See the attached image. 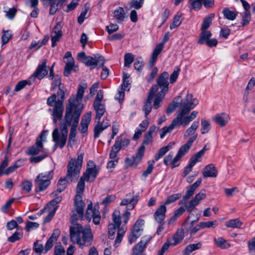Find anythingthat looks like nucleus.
<instances>
[{
	"label": "nucleus",
	"instance_id": "obj_36",
	"mask_svg": "<svg viewBox=\"0 0 255 255\" xmlns=\"http://www.w3.org/2000/svg\"><path fill=\"white\" fill-rule=\"evenodd\" d=\"M214 242L216 246L221 249H227L231 247V244L222 237L214 238Z\"/></svg>",
	"mask_w": 255,
	"mask_h": 255
},
{
	"label": "nucleus",
	"instance_id": "obj_1",
	"mask_svg": "<svg viewBox=\"0 0 255 255\" xmlns=\"http://www.w3.org/2000/svg\"><path fill=\"white\" fill-rule=\"evenodd\" d=\"M70 237L72 242L80 247L89 246L93 241V234L90 227L80 224H74L70 227Z\"/></svg>",
	"mask_w": 255,
	"mask_h": 255
},
{
	"label": "nucleus",
	"instance_id": "obj_53",
	"mask_svg": "<svg viewBox=\"0 0 255 255\" xmlns=\"http://www.w3.org/2000/svg\"><path fill=\"white\" fill-rule=\"evenodd\" d=\"M71 182L72 181H69L67 180L66 176L63 178H60L58 182V188L57 191L59 193L62 192L65 189L66 184Z\"/></svg>",
	"mask_w": 255,
	"mask_h": 255
},
{
	"label": "nucleus",
	"instance_id": "obj_10",
	"mask_svg": "<svg viewBox=\"0 0 255 255\" xmlns=\"http://www.w3.org/2000/svg\"><path fill=\"white\" fill-rule=\"evenodd\" d=\"M197 137V135H194L193 136L190 137L185 144L180 147L176 156L173 158L172 168H175L179 165V161L181 160V158L188 152Z\"/></svg>",
	"mask_w": 255,
	"mask_h": 255
},
{
	"label": "nucleus",
	"instance_id": "obj_31",
	"mask_svg": "<svg viewBox=\"0 0 255 255\" xmlns=\"http://www.w3.org/2000/svg\"><path fill=\"white\" fill-rule=\"evenodd\" d=\"M93 108L96 113L95 120L100 121L106 112L105 105L102 103L93 104Z\"/></svg>",
	"mask_w": 255,
	"mask_h": 255
},
{
	"label": "nucleus",
	"instance_id": "obj_28",
	"mask_svg": "<svg viewBox=\"0 0 255 255\" xmlns=\"http://www.w3.org/2000/svg\"><path fill=\"white\" fill-rule=\"evenodd\" d=\"M174 142H169L166 146H163L159 149L158 153L154 155V158L155 161L159 160L162 158L165 154L173 148L174 145Z\"/></svg>",
	"mask_w": 255,
	"mask_h": 255
},
{
	"label": "nucleus",
	"instance_id": "obj_58",
	"mask_svg": "<svg viewBox=\"0 0 255 255\" xmlns=\"http://www.w3.org/2000/svg\"><path fill=\"white\" fill-rule=\"evenodd\" d=\"M31 82L30 80H22L19 81L15 86L14 91L15 92H18L23 89L26 85H31Z\"/></svg>",
	"mask_w": 255,
	"mask_h": 255
},
{
	"label": "nucleus",
	"instance_id": "obj_17",
	"mask_svg": "<svg viewBox=\"0 0 255 255\" xmlns=\"http://www.w3.org/2000/svg\"><path fill=\"white\" fill-rule=\"evenodd\" d=\"M8 158L7 157H5L0 165V176L8 175L13 172L16 169L21 166V164H20V161L18 160L12 165L10 166L4 170V169L8 165Z\"/></svg>",
	"mask_w": 255,
	"mask_h": 255
},
{
	"label": "nucleus",
	"instance_id": "obj_7",
	"mask_svg": "<svg viewBox=\"0 0 255 255\" xmlns=\"http://www.w3.org/2000/svg\"><path fill=\"white\" fill-rule=\"evenodd\" d=\"M84 152L78 154L77 159L72 158L67 166L66 179L69 181L76 182L79 178L84 158Z\"/></svg>",
	"mask_w": 255,
	"mask_h": 255
},
{
	"label": "nucleus",
	"instance_id": "obj_29",
	"mask_svg": "<svg viewBox=\"0 0 255 255\" xmlns=\"http://www.w3.org/2000/svg\"><path fill=\"white\" fill-rule=\"evenodd\" d=\"M74 203L77 213L80 217H83L84 215V203L82 200V196H76L75 197Z\"/></svg>",
	"mask_w": 255,
	"mask_h": 255
},
{
	"label": "nucleus",
	"instance_id": "obj_6",
	"mask_svg": "<svg viewBox=\"0 0 255 255\" xmlns=\"http://www.w3.org/2000/svg\"><path fill=\"white\" fill-rule=\"evenodd\" d=\"M113 220L114 224H110L108 226L109 237L110 239H113L116 230L118 229L117 236L114 244V247L117 248L122 242L126 232V230L123 228H120L121 221V213L119 210H115L113 213Z\"/></svg>",
	"mask_w": 255,
	"mask_h": 255
},
{
	"label": "nucleus",
	"instance_id": "obj_46",
	"mask_svg": "<svg viewBox=\"0 0 255 255\" xmlns=\"http://www.w3.org/2000/svg\"><path fill=\"white\" fill-rule=\"evenodd\" d=\"M223 14L224 17L230 20H234L236 19L238 12L229 10L228 8H225L223 10Z\"/></svg>",
	"mask_w": 255,
	"mask_h": 255
},
{
	"label": "nucleus",
	"instance_id": "obj_4",
	"mask_svg": "<svg viewBox=\"0 0 255 255\" xmlns=\"http://www.w3.org/2000/svg\"><path fill=\"white\" fill-rule=\"evenodd\" d=\"M70 120V116L65 114L64 120L61 122L60 128L55 127L52 133L53 141L56 143V146H59L61 149L64 147L67 140L68 127L71 125Z\"/></svg>",
	"mask_w": 255,
	"mask_h": 255
},
{
	"label": "nucleus",
	"instance_id": "obj_63",
	"mask_svg": "<svg viewBox=\"0 0 255 255\" xmlns=\"http://www.w3.org/2000/svg\"><path fill=\"white\" fill-rule=\"evenodd\" d=\"M39 226L37 223L28 221L26 224L25 230L27 232H29L38 228Z\"/></svg>",
	"mask_w": 255,
	"mask_h": 255
},
{
	"label": "nucleus",
	"instance_id": "obj_48",
	"mask_svg": "<svg viewBox=\"0 0 255 255\" xmlns=\"http://www.w3.org/2000/svg\"><path fill=\"white\" fill-rule=\"evenodd\" d=\"M155 164L154 160H150L148 161V166L146 169L142 173V176L145 179L148 175L151 174L154 168V165Z\"/></svg>",
	"mask_w": 255,
	"mask_h": 255
},
{
	"label": "nucleus",
	"instance_id": "obj_50",
	"mask_svg": "<svg viewBox=\"0 0 255 255\" xmlns=\"http://www.w3.org/2000/svg\"><path fill=\"white\" fill-rule=\"evenodd\" d=\"M201 131L202 134H204L209 132L210 130L211 127L209 121L205 120L202 119L201 120Z\"/></svg>",
	"mask_w": 255,
	"mask_h": 255
},
{
	"label": "nucleus",
	"instance_id": "obj_27",
	"mask_svg": "<svg viewBox=\"0 0 255 255\" xmlns=\"http://www.w3.org/2000/svg\"><path fill=\"white\" fill-rule=\"evenodd\" d=\"M203 175L204 177H216L217 176L216 168L213 164L206 166L203 171Z\"/></svg>",
	"mask_w": 255,
	"mask_h": 255
},
{
	"label": "nucleus",
	"instance_id": "obj_44",
	"mask_svg": "<svg viewBox=\"0 0 255 255\" xmlns=\"http://www.w3.org/2000/svg\"><path fill=\"white\" fill-rule=\"evenodd\" d=\"M23 236L22 230H17L11 236L7 238V241L10 243H14L20 240Z\"/></svg>",
	"mask_w": 255,
	"mask_h": 255
},
{
	"label": "nucleus",
	"instance_id": "obj_5",
	"mask_svg": "<svg viewBox=\"0 0 255 255\" xmlns=\"http://www.w3.org/2000/svg\"><path fill=\"white\" fill-rule=\"evenodd\" d=\"M86 88V84L79 85L76 95H72L68 100V103L66 106V114L69 116L71 114H76L79 112L81 115L83 109V105L81 102Z\"/></svg>",
	"mask_w": 255,
	"mask_h": 255
},
{
	"label": "nucleus",
	"instance_id": "obj_12",
	"mask_svg": "<svg viewBox=\"0 0 255 255\" xmlns=\"http://www.w3.org/2000/svg\"><path fill=\"white\" fill-rule=\"evenodd\" d=\"M47 134L48 130H43L40 135L37 138L35 144L28 149L27 154L35 155L41 152L43 147V143L46 141Z\"/></svg>",
	"mask_w": 255,
	"mask_h": 255
},
{
	"label": "nucleus",
	"instance_id": "obj_43",
	"mask_svg": "<svg viewBox=\"0 0 255 255\" xmlns=\"http://www.w3.org/2000/svg\"><path fill=\"white\" fill-rule=\"evenodd\" d=\"M199 126V122L198 121L194 122L191 126L185 131L184 137L186 138L189 136L194 133Z\"/></svg>",
	"mask_w": 255,
	"mask_h": 255
},
{
	"label": "nucleus",
	"instance_id": "obj_9",
	"mask_svg": "<svg viewBox=\"0 0 255 255\" xmlns=\"http://www.w3.org/2000/svg\"><path fill=\"white\" fill-rule=\"evenodd\" d=\"M130 195V194H127L126 195V198L123 199L120 203L121 206H127V210L124 212L122 216L125 225L128 223L130 217V213L128 211V210L134 209L139 199V196L138 195H135L132 198H129L128 197Z\"/></svg>",
	"mask_w": 255,
	"mask_h": 255
},
{
	"label": "nucleus",
	"instance_id": "obj_61",
	"mask_svg": "<svg viewBox=\"0 0 255 255\" xmlns=\"http://www.w3.org/2000/svg\"><path fill=\"white\" fill-rule=\"evenodd\" d=\"M203 156V154H202V153H201L199 151L194 155H193L190 158L189 162H191L192 164L195 165L196 163L201 161V158Z\"/></svg>",
	"mask_w": 255,
	"mask_h": 255
},
{
	"label": "nucleus",
	"instance_id": "obj_8",
	"mask_svg": "<svg viewBox=\"0 0 255 255\" xmlns=\"http://www.w3.org/2000/svg\"><path fill=\"white\" fill-rule=\"evenodd\" d=\"M53 170L38 174L34 181L35 191L41 192L45 190L50 184V181L53 177Z\"/></svg>",
	"mask_w": 255,
	"mask_h": 255
},
{
	"label": "nucleus",
	"instance_id": "obj_15",
	"mask_svg": "<svg viewBox=\"0 0 255 255\" xmlns=\"http://www.w3.org/2000/svg\"><path fill=\"white\" fill-rule=\"evenodd\" d=\"M64 62L65 63V66L64 70V75L68 77L70 75L72 70L77 71L79 69L78 66L74 64V60L70 51H67L64 56Z\"/></svg>",
	"mask_w": 255,
	"mask_h": 255
},
{
	"label": "nucleus",
	"instance_id": "obj_22",
	"mask_svg": "<svg viewBox=\"0 0 255 255\" xmlns=\"http://www.w3.org/2000/svg\"><path fill=\"white\" fill-rule=\"evenodd\" d=\"M212 119L217 124L219 125L220 127H223L227 124L230 118L228 114L221 113L213 117Z\"/></svg>",
	"mask_w": 255,
	"mask_h": 255
},
{
	"label": "nucleus",
	"instance_id": "obj_56",
	"mask_svg": "<svg viewBox=\"0 0 255 255\" xmlns=\"http://www.w3.org/2000/svg\"><path fill=\"white\" fill-rule=\"evenodd\" d=\"M181 14H176L175 15L173 18V20L172 23L170 25V29L171 30L175 28L176 27L179 26L181 23Z\"/></svg>",
	"mask_w": 255,
	"mask_h": 255
},
{
	"label": "nucleus",
	"instance_id": "obj_30",
	"mask_svg": "<svg viewBox=\"0 0 255 255\" xmlns=\"http://www.w3.org/2000/svg\"><path fill=\"white\" fill-rule=\"evenodd\" d=\"M60 235V231L59 229H55L46 243V251L50 250L53 246V243L56 242Z\"/></svg>",
	"mask_w": 255,
	"mask_h": 255
},
{
	"label": "nucleus",
	"instance_id": "obj_49",
	"mask_svg": "<svg viewBox=\"0 0 255 255\" xmlns=\"http://www.w3.org/2000/svg\"><path fill=\"white\" fill-rule=\"evenodd\" d=\"M46 245L45 246V247H44L43 245L42 244L39 243L38 241H36L35 243H34L33 250L35 253H38L39 254L42 253L46 254L48 251H46Z\"/></svg>",
	"mask_w": 255,
	"mask_h": 255
},
{
	"label": "nucleus",
	"instance_id": "obj_32",
	"mask_svg": "<svg viewBox=\"0 0 255 255\" xmlns=\"http://www.w3.org/2000/svg\"><path fill=\"white\" fill-rule=\"evenodd\" d=\"M163 48H162V45H156L155 48L154 49L149 60V64L150 66H153L155 63L157 57L161 53Z\"/></svg>",
	"mask_w": 255,
	"mask_h": 255
},
{
	"label": "nucleus",
	"instance_id": "obj_47",
	"mask_svg": "<svg viewBox=\"0 0 255 255\" xmlns=\"http://www.w3.org/2000/svg\"><path fill=\"white\" fill-rule=\"evenodd\" d=\"M85 181L86 180L81 177L77 186L76 196H82L85 189Z\"/></svg>",
	"mask_w": 255,
	"mask_h": 255
},
{
	"label": "nucleus",
	"instance_id": "obj_24",
	"mask_svg": "<svg viewBox=\"0 0 255 255\" xmlns=\"http://www.w3.org/2000/svg\"><path fill=\"white\" fill-rule=\"evenodd\" d=\"M166 207L165 205H160L154 214L155 221L159 224H161L165 218Z\"/></svg>",
	"mask_w": 255,
	"mask_h": 255
},
{
	"label": "nucleus",
	"instance_id": "obj_19",
	"mask_svg": "<svg viewBox=\"0 0 255 255\" xmlns=\"http://www.w3.org/2000/svg\"><path fill=\"white\" fill-rule=\"evenodd\" d=\"M198 104V101L196 99L193 98L192 94H188L180 104V108L190 112Z\"/></svg>",
	"mask_w": 255,
	"mask_h": 255
},
{
	"label": "nucleus",
	"instance_id": "obj_38",
	"mask_svg": "<svg viewBox=\"0 0 255 255\" xmlns=\"http://www.w3.org/2000/svg\"><path fill=\"white\" fill-rule=\"evenodd\" d=\"M243 225V222L239 218L230 220L225 223V226L227 228H241Z\"/></svg>",
	"mask_w": 255,
	"mask_h": 255
},
{
	"label": "nucleus",
	"instance_id": "obj_57",
	"mask_svg": "<svg viewBox=\"0 0 255 255\" xmlns=\"http://www.w3.org/2000/svg\"><path fill=\"white\" fill-rule=\"evenodd\" d=\"M183 204H184L185 210H186L188 212H192L193 210L198 205V204L193 199L187 202L186 201Z\"/></svg>",
	"mask_w": 255,
	"mask_h": 255
},
{
	"label": "nucleus",
	"instance_id": "obj_20",
	"mask_svg": "<svg viewBox=\"0 0 255 255\" xmlns=\"http://www.w3.org/2000/svg\"><path fill=\"white\" fill-rule=\"evenodd\" d=\"M150 240V238H142L140 241L133 248L132 255H145L144 251Z\"/></svg>",
	"mask_w": 255,
	"mask_h": 255
},
{
	"label": "nucleus",
	"instance_id": "obj_52",
	"mask_svg": "<svg viewBox=\"0 0 255 255\" xmlns=\"http://www.w3.org/2000/svg\"><path fill=\"white\" fill-rule=\"evenodd\" d=\"M217 225L218 223L216 220L209 222H202L200 223V227L201 229L215 228Z\"/></svg>",
	"mask_w": 255,
	"mask_h": 255
},
{
	"label": "nucleus",
	"instance_id": "obj_13",
	"mask_svg": "<svg viewBox=\"0 0 255 255\" xmlns=\"http://www.w3.org/2000/svg\"><path fill=\"white\" fill-rule=\"evenodd\" d=\"M99 209L98 204L94 206V208L91 202L88 204L86 211V217L89 222H90L91 219H93V222L95 225L100 224L101 217Z\"/></svg>",
	"mask_w": 255,
	"mask_h": 255
},
{
	"label": "nucleus",
	"instance_id": "obj_16",
	"mask_svg": "<svg viewBox=\"0 0 255 255\" xmlns=\"http://www.w3.org/2000/svg\"><path fill=\"white\" fill-rule=\"evenodd\" d=\"M189 112H187L186 110L180 108V111L177 114L176 117L172 121L176 127L180 126L185 127L189 124V122H187L188 120L187 116Z\"/></svg>",
	"mask_w": 255,
	"mask_h": 255
},
{
	"label": "nucleus",
	"instance_id": "obj_62",
	"mask_svg": "<svg viewBox=\"0 0 255 255\" xmlns=\"http://www.w3.org/2000/svg\"><path fill=\"white\" fill-rule=\"evenodd\" d=\"M143 61L141 57H138L134 63V67L137 71L140 72L143 67Z\"/></svg>",
	"mask_w": 255,
	"mask_h": 255
},
{
	"label": "nucleus",
	"instance_id": "obj_21",
	"mask_svg": "<svg viewBox=\"0 0 255 255\" xmlns=\"http://www.w3.org/2000/svg\"><path fill=\"white\" fill-rule=\"evenodd\" d=\"M63 33L61 30V25L60 23H58L54 27L51 33L52 47H54L56 46L57 42L59 41Z\"/></svg>",
	"mask_w": 255,
	"mask_h": 255
},
{
	"label": "nucleus",
	"instance_id": "obj_51",
	"mask_svg": "<svg viewBox=\"0 0 255 255\" xmlns=\"http://www.w3.org/2000/svg\"><path fill=\"white\" fill-rule=\"evenodd\" d=\"M96 121L97 122V124L94 127V137L95 138L99 137L100 134L105 129L104 128L101 126L100 121Z\"/></svg>",
	"mask_w": 255,
	"mask_h": 255
},
{
	"label": "nucleus",
	"instance_id": "obj_41",
	"mask_svg": "<svg viewBox=\"0 0 255 255\" xmlns=\"http://www.w3.org/2000/svg\"><path fill=\"white\" fill-rule=\"evenodd\" d=\"M214 16L215 14L212 13L209 14L207 16L204 18L201 26V30H206L209 27Z\"/></svg>",
	"mask_w": 255,
	"mask_h": 255
},
{
	"label": "nucleus",
	"instance_id": "obj_54",
	"mask_svg": "<svg viewBox=\"0 0 255 255\" xmlns=\"http://www.w3.org/2000/svg\"><path fill=\"white\" fill-rule=\"evenodd\" d=\"M176 127L172 122L168 127H164L161 129V132L160 134L161 138H163L167 133H170Z\"/></svg>",
	"mask_w": 255,
	"mask_h": 255
},
{
	"label": "nucleus",
	"instance_id": "obj_18",
	"mask_svg": "<svg viewBox=\"0 0 255 255\" xmlns=\"http://www.w3.org/2000/svg\"><path fill=\"white\" fill-rule=\"evenodd\" d=\"M46 64L47 61L46 59H44L41 63L38 65L36 70L30 78L33 81L35 78H37L40 80L48 74V69Z\"/></svg>",
	"mask_w": 255,
	"mask_h": 255
},
{
	"label": "nucleus",
	"instance_id": "obj_33",
	"mask_svg": "<svg viewBox=\"0 0 255 255\" xmlns=\"http://www.w3.org/2000/svg\"><path fill=\"white\" fill-rule=\"evenodd\" d=\"M154 98V99L155 98V95L149 92L146 102L143 107V110L144 112L145 117H147L151 110V104Z\"/></svg>",
	"mask_w": 255,
	"mask_h": 255
},
{
	"label": "nucleus",
	"instance_id": "obj_11",
	"mask_svg": "<svg viewBox=\"0 0 255 255\" xmlns=\"http://www.w3.org/2000/svg\"><path fill=\"white\" fill-rule=\"evenodd\" d=\"M69 116L71 119L70 126H71V128L69 135L68 145L72 147L74 144L75 142L77 128L81 115H80L79 112H77L76 114H71Z\"/></svg>",
	"mask_w": 255,
	"mask_h": 255
},
{
	"label": "nucleus",
	"instance_id": "obj_59",
	"mask_svg": "<svg viewBox=\"0 0 255 255\" xmlns=\"http://www.w3.org/2000/svg\"><path fill=\"white\" fill-rule=\"evenodd\" d=\"M134 56L132 53H128L125 54L124 57L125 66L129 67L133 62Z\"/></svg>",
	"mask_w": 255,
	"mask_h": 255
},
{
	"label": "nucleus",
	"instance_id": "obj_35",
	"mask_svg": "<svg viewBox=\"0 0 255 255\" xmlns=\"http://www.w3.org/2000/svg\"><path fill=\"white\" fill-rule=\"evenodd\" d=\"M86 60L87 61L85 63L88 66H96L98 63L103 66L105 62L104 59L102 57H99L97 59H96L91 56H88Z\"/></svg>",
	"mask_w": 255,
	"mask_h": 255
},
{
	"label": "nucleus",
	"instance_id": "obj_39",
	"mask_svg": "<svg viewBox=\"0 0 255 255\" xmlns=\"http://www.w3.org/2000/svg\"><path fill=\"white\" fill-rule=\"evenodd\" d=\"M184 237V232L183 229H179L173 236V245H176L180 243L183 239Z\"/></svg>",
	"mask_w": 255,
	"mask_h": 255
},
{
	"label": "nucleus",
	"instance_id": "obj_64",
	"mask_svg": "<svg viewBox=\"0 0 255 255\" xmlns=\"http://www.w3.org/2000/svg\"><path fill=\"white\" fill-rule=\"evenodd\" d=\"M181 196V193H176L172 194L168 197L166 200L165 201L164 205H168L171 203L175 202L176 200L178 199Z\"/></svg>",
	"mask_w": 255,
	"mask_h": 255
},
{
	"label": "nucleus",
	"instance_id": "obj_2",
	"mask_svg": "<svg viewBox=\"0 0 255 255\" xmlns=\"http://www.w3.org/2000/svg\"><path fill=\"white\" fill-rule=\"evenodd\" d=\"M65 92L60 87L57 93L52 94L47 100V104L50 107H53L52 109H49L53 116L52 120L54 124L56 125L58 121L63 117L64 107L63 102L65 99Z\"/></svg>",
	"mask_w": 255,
	"mask_h": 255
},
{
	"label": "nucleus",
	"instance_id": "obj_40",
	"mask_svg": "<svg viewBox=\"0 0 255 255\" xmlns=\"http://www.w3.org/2000/svg\"><path fill=\"white\" fill-rule=\"evenodd\" d=\"M211 35L212 34L210 31L206 30H202L199 39L198 41V43L200 44L206 43L207 41L210 39Z\"/></svg>",
	"mask_w": 255,
	"mask_h": 255
},
{
	"label": "nucleus",
	"instance_id": "obj_26",
	"mask_svg": "<svg viewBox=\"0 0 255 255\" xmlns=\"http://www.w3.org/2000/svg\"><path fill=\"white\" fill-rule=\"evenodd\" d=\"M114 17L118 23H122L127 18L126 13L123 7L120 6L114 10Z\"/></svg>",
	"mask_w": 255,
	"mask_h": 255
},
{
	"label": "nucleus",
	"instance_id": "obj_3",
	"mask_svg": "<svg viewBox=\"0 0 255 255\" xmlns=\"http://www.w3.org/2000/svg\"><path fill=\"white\" fill-rule=\"evenodd\" d=\"M168 73L163 72L157 79V84L152 86L149 92L155 95L153 103V107L155 109L160 107V103L162 101L168 90Z\"/></svg>",
	"mask_w": 255,
	"mask_h": 255
},
{
	"label": "nucleus",
	"instance_id": "obj_23",
	"mask_svg": "<svg viewBox=\"0 0 255 255\" xmlns=\"http://www.w3.org/2000/svg\"><path fill=\"white\" fill-rule=\"evenodd\" d=\"M91 112L87 113L82 119L80 123L79 130L81 133H86L87 132L89 125L91 120Z\"/></svg>",
	"mask_w": 255,
	"mask_h": 255
},
{
	"label": "nucleus",
	"instance_id": "obj_37",
	"mask_svg": "<svg viewBox=\"0 0 255 255\" xmlns=\"http://www.w3.org/2000/svg\"><path fill=\"white\" fill-rule=\"evenodd\" d=\"M202 245L201 242L188 245L184 250V255H189L192 252L201 249Z\"/></svg>",
	"mask_w": 255,
	"mask_h": 255
},
{
	"label": "nucleus",
	"instance_id": "obj_55",
	"mask_svg": "<svg viewBox=\"0 0 255 255\" xmlns=\"http://www.w3.org/2000/svg\"><path fill=\"white\" fill-rule=\"evenodd\" d=\"M145 150V146L143 145H142L137 150V153H136V155L135 156H133L134 158L135 159V160H136V164H138L141 161Z\"/></svg>",
	"mask_w": 255,
	"mask_h": 255
},
{
	"label": "nucleus",
	"instance_id": "obj_42",
	"mask_svg": "<svg viewBox=\"0 0 255 255\" xmlns=\"http://www.w3.org/2000/svg\"><path fill=\"white\" fill-rule=\"evenodd\" d=\"M1 44L2 46L7 44L12 36V32L10 30H2Z\"/></svg>",
	"mask_w": 255,
	"mask_h": 255
},
{
	"label": "nucleus",
	"instance_id": "obj_45",
	"mask_svg": "<svg viewBox=\"0 0 255 255\" xmlns=\"http://www.w3.org/2000/svg\"><path fill=\"white\" fill-rule=\"evenodd\" d=\"M195 190L192 188L191 186H189L187 188L186 193L182 197V200L180 201L179 204H183L186 201H187L194 193Z\"/></svg>",
	"mask_w": 255,
	"mask_h": 255
},
{
	"label": "nucleus",
	"instance_id": "obj_25",
	"mask_svg": "<svg viewBox=\"0 0 255 255\" xmlns=\"http://www.w3.org/2000/svg\"><path fill=\"white\" fill-rule=\"evenodd\" d=\"M97 175V170L96 166H94L88 168L81 177L87 182H93L96 178Z\"/></svg>",
	"mask_w": 255,
	"mask_h": 255
},
{
	"label": "nucleus",
	"instance_id": "obj_34",
	"mask_svg": "<svg viewBox=\"0 0 255 255\" xmlns=\"http://www.w3.org/2000/svg\"><path fill=\"white\" fill-rule=\"evenodd\" d=\"M129 142L130 140L129 139L123 138L121 135L116 138L114 145H117L116 147L119 148L120 150L121 149H125L129 145Z\"/></svg>",
	"mask_w": 255,
	"mask_h": 255
},
{
	"label": "nucleus",
	"instance_id": "obj_14",
	"mask_svg": "<svg viewBox=\"0 0 255 255\" xmlns=\"http://www.w3.org/2000/svg\"><path fill=\"white\" fill-rule=\"evenodd\" d=\"M144 221L138 219L135 222L128 237V242L131 244L135 242L142 234Z\"/></svg>",
	"mask_w": 255,
	"mask_h": 255
},
{
	"label": "nucleus",
	"instance_id": "obj_60",
	"mask_svg": "<svg viewBox=\"0 0 255 255\" xmlns=\"http://www.w3.org/2000/svg\"><path fill=\"white\" fill-rule=\"evenodd\" d=\"M117 145H115L114 144L112 147L110 153V158L112 160H114L118 162V158L117 157V153L120 151L119 148H117Z\"/></svg>",
	"mask_w": 255,
	"mask_h": 255
}]
</instances>
